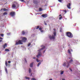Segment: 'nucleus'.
I'll return each instance as SVG.
<instances>
[{
	"instance_id": "12",
	"label": "nucleus",
	"mask_w": 80,
	"mask_h": 80,
	"mask_svg": "<svg viewBox=\"0 0 80 80\" xmlns=\"http://www.w3.org/2000/svg\"><path fill=\"white\" fill-rule=\"evenodd\" d=\"M31 72H32V69H31V68H29V73H30Z\"/></svg>"
},
{
	"instance_id": "6",
	"label": "nucleus",
	"mask_w": 80,
	"mask_h": 80,
	"mask_svg": "<svg viewBox=\"0 0 80 80\" xmlns=\"http://www.w3.org/2000/svg\"><path fill=\"white\" fill-rule=\"evenodd\" d=\"M10 15L11 17H14L15 15V12L14 11H12L10 13Z\"/></svg>"
},
{
	"instance_id": "7",
	"label": "nucleus",
	"mask_w": 80,
	"mask_h": 80,
	"mask_svg": "<svg viewBox=\"0 0 80 80\" xmlns=\"http://www.w3.org/2000/svg\"><path fill=\"white\" fill-rule=\"evenodd\" d=\"M41 17H43V18H46V17H47V14H43L41 16Z\"/></svg>"
},
{
	"instance_id": "18",
	"label": "nucleus",
	"mask_w": 80,
	"mask_h": 80,
	"mask_svg": "<svg viewBox=\"0 0 80 80\" xmlns=\"http://www.w3.org/2000/svg\"><path fill=\"white\" fill-rule=\"evenodd\" d=\"M3 10H4V11H8V9H7L5 8H3Z\"/></svg>"
},
{
	"instance_id": "59",
	"label": "nucleus",
	"mask_w": 80,
	"mask_h": 80,
	"mask_svg": "<svg viewBox=\"0 0 80 80\" xmlns=\"http://www.w3.org/2000/svg\"><path fill=\"white\" fill-rule=\"evenodd\" d=\"M62 80H65V79H64V78H62Z\"/></svg>"
},
{
	"instance_id": "41",
	"label": "nucleus",
	"mask_w": 80,
	"mask_h": 80,
	"mask_svg": "<svg viewBox=\"0 0 80 80\" xmlns=\"http://www.w3.org/2000/svg\"><path fill=\"white\" fill-rule=\"evenodd\" d=\"M20 1H21V2H25V1H24V0H19Z\"/></svg>"
},
{
	"instance_id": "60",
	"label": "nucleus",
	"mask_w": 80,
	"mask_h": 80,
	"mask_svg": "<svg viewBox=\"0 0 80 80\" xmlns=\"http://www.w3.org/2000/svg\"><path fill=\"white\" fill-rule=\"evenodd\" d=\"M59 17H61V16H62V15L61 14H60L59 15Z\"/></svg>"
},
{
	"instance_id": "27",
	"label": "nucleus",
	"mask_w": 80,
	"mask_h": 80,
	"mask_svg": "<svg viewBox=\"0 0 80 80\" xmlns=\"http://www.w3.org/2000/svg\"><path fill=\"white\" fill-rule=\"evenodd\" d=\"M38 55L39 56V57H42V54H38Z\"/></svg>"
},
{
	"instance_id": "45",
	"label": "nucleus",
	"mask_w": 80,
	"mask_h": 80,
	"mask_svg": "<svg viewBox=\"0 0 80 80\" xmlns=\"http://www.w3.org/2000/svg\"><path fill=\"white\" fill-rule=\"evenodd\" d=\"M35 36V34H33L32 35V37H34Z\"/></svg>"
},
{
	"instance_id": "16",
	"label": "nucleus",
	"mask_w": 80,
	"mask_h": 80,
	"mask_svg": "<svg viewBox=\"0 0 80 80\" xmlns=\"http://www.w3.org/2000/svg\"><path fill=\"white\" fill-rule=\"evenodd\" d=\"M5 50L6 52H9V51H10V50H9V49H5Z\"/></svg>"
},
{
	"instance_id": "33",
	"label": "nucleus",
	"mask_w": 80,
	"mask_h": 80,
	"mask_svg": "<svg viewBox=\"0 0 80 80\" xmlns=\"http://www.w3.org/2000/svg\"><path fill=\"white\" fill-rule=\"evenodd\" d=\"M62 16H61L59 18V20H62Z\"/></svg>"
},
{
	"instance_id": "13",
	"label": "nucleus",
	"mask_w": 80,
	"mask_h": 80,
	"mask_svg": "<svg viewBox=\"0 0 80 80\" xmlns=\"http://www.w3.org/2000/svg\"><path fill=\"white\" fill-rule=\"evenodd\" d=\"M41 64V62H39L37 65V67H38L39 66H40V65Z\"/></svg>"
},
{
	"instance_id": "42",
	"label": "nucleus",
	"mask_w": 80,
	"mask_h": 80,
	"mask_svg": "<svg viewBox=\"0 0 80 80\" xmlns=\"http://www.w3.org/2000/svg\"><path fill=\"white\" fill-rule=\"evenodd\" d=\"M26 79H30V78L27 77H26Z\"/></svg>"
},
{
	"instance_id": "1",
	"label": "nucleus",
	"mask_w": 80,
	"mask_h": 80,
	"mask_svg": "<svg viewBox=\"0 0 80 80\" xmlns=\"http://www.w3.org/2000/svg\"><path fill=\"white\" fill-rule=\"evenodd\" d=\"M27 38L24 37L22 40H17L16 41V43L15 44V45H20V44H23V42H27Z\"/></svg>"
},
{
	"instance_id": "52",
	"label": "nucleus",
	"mask_w": 80,
	"mask_h": 80,
	"mask_svg": "<svg viewBox=\"0 0 80 80\" xmlns=\"http://www.w3.org/2000/svg\"><path fill=\"white\" fill-rule=\"evenodd\" d=\"M64 12H65V13H67V10H65L64 11Z\"/></svg>"
},
{
	"instance_id": "3",
	"label": "nucleus",
	"mask_w": 80,
	"mask_h": 80,
	"mask_svg": "<svg viewBox=\"0 0 80 80\" xmlns=\"http://www.w3.org/2000/svg\"><path fill=\"white\" fill-rule=\"evenodd\" d=\"M53 34L54 36L52 35H52H50L49 36V38L51 40H54L55 38V36H56V32H54L53 33Z\"/></svg>"
},
{
	"instance_id": "8",
	"label": "nucleus",
	"mask_w": 80,
	"mask_h": 80,
	"mask_svg": "<svg viewBox=\"0 0 80 80\" xmlns=\"http://www.w3.org/2000/svg\"><path fill=\"white\" fill-rule=\"evenodd\" d=\"M33 3L34 4H35L36 5H37V4L38 3V0H33Z\"/></svg>"
},
{
	"instance_id": "29",
	"label": "nucleus",
	"mask_w": 80,
	"mask_h": 80,
	"mask_svg": "<svg viewBox=\"0 0 80 80\" xmlns=\"http://www.w3.org/2000/svg\"><path fill=\"white\" fill-rule=\"evenodd\" d=\"M40 28V27H39V26H38L37 27L36 29H38Z\"/></svg>"
},
{
	"instance_id": "9",
	"label": "nucleus",
	"mask_w": 80,
	"mask_h": 80,
	"mask_svg": "<svg viewBox=\"0 0 80 80\" xmlns=\"http://www.w3.org/2000/svg\"><path fill=\"white\" fill-rule=\"evenodd\" d=\"M44 48H45V46L42 47V48H41V49H40L39 50H38V51H42V50H43V49H44Z\"/></svg>"
},
{
	"instance_id": "47",
	"label": "nucleus",
	"mask_w": 80,
	"mask_h": 80,
	"mask_svg": "<svg viewBox=\"0 0 80 80\" xmlns=\"http://www.w3.org/2000/svg\"><path fill=\"white\" fill-rule=\"evenodd\" d=\"M58 2H62V0H58Z\"/></svg>"
},
{
	"instance_id": "20",
	"label": "nucleus",
	"mask_w": 80,
	"mask_h": 80,
	"mask_svg": "<svg viewBox=\"0 0 80 80\" xmlns=\"http://www.w3.org/2000/svg\"><path fill=\"white\" fill-rule=\"evenodd\" d=\"M67 7L69 9H70L71 8H70V6H68V4L67 5Z\"/></svg>"
},
{
	"instance_id": "48",
	"label": "nucleus",
	"mask_w": 80,
	"mask_h": 80,
	"mask_svg": "<svg viewBox=\"0 0 80 80\" xmlns=\"http://www.w3.org/2000/svg\"><path fill=\"white\" fill-rule=\"evenodd\" d=\"M43 60H42L40 62H39L40 63H41V64L42 63V62Z\"/></svg>"
},
{
	"instance_id": "56",
	"label": "nucleus",
	"mask_w": 80,
	"mask_h": 80,
	"mask_svg": "<svg viewBox=\"0 0 80 80\" xmlns=\"http://www.w3.org/2000/svg\"><path fill=\"white\" fill-rule=\"evenodd\" d=\"M46 51V50H44L43 51V53H45V51Z\"/></svg>"
},
{
	"instance_id": "25",
	"label": "nucleus",
	"mask_w": 80,
	"mask_h": 80,
	"mask_svg": "<svg viewBox=\"0 0 80 80\" xmlns=\"http://www.w3.org/2000/svg\"><path fill=\"white\" fill-rule=\"evenodd\" d=\"M31 45V43H29L28 45V47H29Z\"/></svg>"
},
{
	"instance_id": "44",
	"label": "nucleus",
	"mask_w": 80,
	"mask_h": 80,
	"mask_svg": "<svg viewBox=\"0 0 80 80\" xmlns=\"http://www.w3.org/2000/svg\"><path fill=\"white\" fill-rule=\"evenodd\" d=\"M69 69L70 70V71H71V72H73V71L72 70V69L70 68Z\"/></svg>"
},
{
	"instance_id": "63",
	"label": "nucleus",
	"mask_w": 80,
	"mask_h": 80,
	"mask_svg": "<svg viewBox=\"0 0 80 80\" xmlns=\"http://www.w3.org/2000/svg\"><path fill=\"white\" fill-rule=\"evenodd\" d=\"M71 52H73V50H72V49H71Z\"/></svg>"
},
{
	"instance_id": "54",
	"label": "nucleus",
	"mask_w": 80,
	"mask_h": 80,
	"mask_svg": "<svg viewBox=\"0 0 80 80\" xmlns=\"http://www.w3.org/2000/svg\"><path fill=\"white\" fill-rule=\"evenodd\" d=\"M44 46V45H42L41 46V47H43Z\"/></svg>"
},
{
	"instance_id": "51",
	"label": "nucleus",
	"mask_w": 80,
	"mask_h": 80,
	"mask_svg": "<svg viewBox=\"0 0 80 80\" xmlns=\"http://www.w3.org/2000/svg\"><path fill=\"white\" fill-rule=\"evenodd\" d=\"M33 59H34V60H35L36 59V58L35 57H33Z\"/></svg>"
},
{
	"instance_id": "28",
	"label": "nucleus",
	"mask_w": 80,
	"mask_h": 80,
	"mask_svg": "<svg viewBox=\"0 0 80 80\" xmlns=\"http://www.w3.org/2000/svg\"><path fill=\"white\" fill-rule=\"evenodd\" d=\"M5 65L6 67H7V61H6L5 62Z\"/></svg>"
},
{
	"instance_id": "38",
	"label": "nucleus",
	"mask_w": 80,
	"mask_h": 80,
	"mask_svg": "<svg viewBox=\"0 0 80 80\" xmlns=\"http://www.w3.org/2000/svg\"><path fill=\"white\" fill-rule=\"evenodd\" d=\"M10 64H8V65H7V66H8V67H10Z\"/></svg>"
},
{
	"instance_id": "15",
	"label": "nucleus",
	"mask_w": 80,
	"mask_h": 80,
	"mask_svg": "<svg viewBox=\"0 0 80 80\" xmlns=\"http://www.w3.org/2000/svg\"><path fill=\"white\" fill-rule=\"evenodd\" d=\"M68 53L70 54V55H72V53L70 52V49H68Z\"/></svg>"
},
{
	"instance_id": "26",
	"label": "nucleus",
	"mask_w": 80,
	"mask_h": 80,
	"mask_svg": "<svg viewBox=\"0 0 80 80\" xmlns=\"http://www.w3.org/2000/svg\"><path fill=\"white\" fill-rule=\"evenodd\" d=\"M4 36V34H1V37H3Z\"/></svg>"
},
{
	"instance_id": "5",
	"label": "nucleus",
	"mask_w": 80,
	"mask_h": 80,
	"mask_svg": "<svg viewBox=\"0 0 80 80\" xmlns=\"http://www.w3.org/2000/svg\"><path fill=\"white\" fill-rule=\"evenodd\" d=\"M63 65L64 66V67H66L67 68H68V67H69L70 64L68 62L66 63V62H65L64 63Z\"/></svg>"
},
{
	"instance_id": "58",
	"label": "nucleus",
	"mask_w": 80,
	"mask_h": 80,
	"mask_svg": "<svg viewBox=\"0 0 80 80\" xmlns=\"http://www.w3.org/2000/svg\"><path fill=\"white\" fill-rule=\"evenodd\" d=\"M76 24H77V23H76L75 24V25H73L74 26H76Z\"/></svg>"
},
{
	"instance_id": "39",
	"label": "nucleus",
	"mask_w": 80,
	"mask_h": 80,
	"mask_svg": "<svg viewBox=\"0 0 80 80\" xmlns=\"http://www.w3.org/2000/svg\"><path fill=\"white\" fill-rule=\"evenodd\" d=\"M68 6H71V4H70V3H69L68 4Z\"/></svg>"
},
{
	"instance_id": "64",
	"label": "nucleus",
	"mask_w": 80,
	"mask_h": 80,
	"mask_svg": "<svg viewBox=\"0 0 80 80\" xmlns=\"http://www.w3.org/2000/svg\"><path fill=\"white\" fill-rule=\"evenodd\" d=\"M69 58V59H71V58Z\"/></svg>"
},
{
	"instance_id": "46",
	"label": "nucleus",
	"mask_w": 80,
	"mask_h": 80,
	"mask_svg": "<svg viewBox=\"0 0 80 80\" xmlns=\"http://www.w3.org/2000/svg\"><path fill=\"white\" fill-rule=\"evenodd\" d=\"M44 31H43V30H41V32H42V33H43V32Z\"/></svg>"
},
{
	"instance_id": "10",
	"label": "nucleus",
	"mask_w": 80,
	"mask_h": 80,
	"mask_svg": "<svg viewBox=\"0 0 80 80\" xmlns=\"http://www.w3.org/2000/svg\"><path fill=\"white\" fill-rule=\"evenodd\" d=\"M33 62H32L30 64V67L31 68H32V67H33Z\"/></svg>"
},
{
	"instance_id": "43",
	"label": "nucleus",
	"mask_w": 80,
	"mask_h": 80,
	"mask_svg": "<svg viewBox=\"0 0 80 80\" xmlns=\"http://www.w3.org/2000/svg\"><path fill=\"white\" fill-rule=\"evenodd\" d=\"M8 63H11V61H8Z\"/></svg>"
},
{
	"instance_id": "17",
	"label": "nucleus",
	"mask_w": 80,
	"mask_h": 80,
	"mask_svg": "<svg viewBox=\"0 0 80 80\" xmlns=\"http://www.w3.org/2000/svg\"><path fill=\"white\" fill-rule=\"evenodd\" d=\"M3 46L7 47V44H6V43H5L3 45Z\"/></svg>"
},
{
	"instance_id": "19",
	"label": "nucleus",
	"mask_w": 80,
	"mask_h": 80,
	"mask_svg": "<svg viewBox=\"0 0 80 80\" xmlns=\"http://www.w3.org/2000/svg\"><path fill=\"white\" fill-rule=\"evenodd\" d=\"M36 61H37V62H40V60H38V58L36 59Z\"/></svg>"
},
{
	"instance_id": "49",
	"label": "nucleus",
	"mask_w": 80,
	"mask_h": 80,
	"mask_svg": "<svg viewBox=\"0 0 80 80\" xmlns=\"http://www.w3.org/2000/svg\"><path fill=\"white\" fill-rule=\"evenodd\" d=\"M43 60H42L40 62H39L40 63H41V64L42 63V62Z\"/></svg>"
},
{
	"instance_id": "22",
	"label": "nucleus",
	"mask_w": 80,
	"mask_h": 80,
	"mask_svg": "<svg viewBox=\"0 0 80 80\" xmlns=\"http://www.w3.org/2000/svg\"><path fill=\"white\" fill-rule=\"evenodd\" d=\"M43 9H42V8H39V12H41V11H42V10Z\"/></svg>"
},
{
	"instance_id": "4",
	"label": "nucleus",
	"mask_w": 80,
	"mask_h": 80,
	"mask_svg": "<svg viewBox=\"0 0 80 80\" xmlns=\"http://www.w3.org/2000/svg\"><path fill=\"white\" fill-rule=\"evenodd\" d=\"M66 35L67 37H68L69 38H70L73 37V34L70 32H67L66 33Z\"/></svg>"
},
{
	"instance_id": "24",
	"label": "nucleus",
	"mask_w": 80,
	"mask_h": 80,
	"mask_svg": "<svg viewBox=\"0 0 80 80\" xmlns=\"http://www.w3.org/2000/svg\"><path fill=\"white\" fill-rule=\"evenodd\" d=\"M22 35H24L25 34V32H24V31H23L22 32Z\"/></svg>"
},
{
	"instance_id": "36",
	"label": "nucleus",
	"mask_w": 80,
	"mask_h": 80,
	"mask_svg": "<svg viewBox=\"0 0 80 80\" xmlns=\"http://www.w3.org/2000/svg\"><path fill=\"white\" fill-rule=\"evenodd\" d=\"M44 24H45V25H47V23L46 22H45V21L44 22Z\"/></svg>"
},
{
	"instance_id": "21",
	"label": "nucleus",
	"mask_w": 80,
	"mask_h": 80,
	"mask_svg": "<svg viewBox=\"0 0 80 80\" xmlns=\"http://www.w3.org/2000/svg\"><path fill=\"white\" fill-rule=\"evenodd\" d=\"M63 73H64V71H62L60 72L61 75H63Z\"/></svg>"
},
{
	"instance_id": "14",
	"label": "nucleus",
	"mask_w": 80,
	"mask_h": 80,
	"mask_svg": "<svg viewBox=\"0 0 80 80\" xmlns=\"http://www.w3.org/2000/svg\"><path fill=\"white\" fill-rule=\"evenodd\" d=\"M68 53L70 54V55H72V53L70 52V49H68Z\"/></svg>"
},
{
	"instance_id": "57",
	"label": "nucleus",
	"mask_w": 80,
	"mask_h": 80,
	"mask_svg": "<svg viewBox=\"0 0 80 80\" xmlns=\"http://www.w3.org/2000/svg\"><path fill=\"white\" fill-rule=\"evenodd\" d=\"M5 47H5V46H3V48H5Z\"/></svg>"
},
{
	"instance_id": "31",
	"label": "nucleus",
	"mask_w": 80,
	"mask_h": 80,
	"mask_svg": "<svg viewBox=\"0 0 80 80\" xmlns=\"http://www.w3.org/2000/svg\"><path fill=\"white\" fill-rule=\"evenodd\" d=\"M38 54H42V52H41V51H39L38 52Z\"/></svg>"
},
{
	"instance_id": "11",
	"label": "nucleus",
	"mask_w": 80,
	"mask_h": 80,
	"mask_svg": "<svg viewBox=\"0 0 80 80\" xmlns=\"http://www.w3.org/2000/svg\"><path fill=\"white\" fill-rule=\"evenodd\" d=\"M5 70L6 73H7V74H8V71L7 70V68H6V67H5Z\"/></svg>"
},
{
	"instance_id": "50",
	"label": "nucleus",
	"mask_w": 80,
	"mask_h": 80,
	"mask_svg": "<svg viewBox=\"0 0 80 80\" xmlns=\"http://www.w3.org/2000/svg\"><path fill=\"white\" fill-rule=\"evenodd\" d=\"M70 62H73V60H72V59H71L70 60Z\"/></svg>"
},
{
	"instance_id": "32",
	"label": "nucleus",
	"mask_w": 80,
	"mask_h": 80,
	"mask_svg": "<svg viewBox=\"0 0 80 80\" xmlns=\"http://www.w3.org/2000/svg\"><path fill=\"white\" fill-rule=\"evenodd\" d=\"M44 6L45 7H47V6H48V4H47V3L45 4Z\"/></svg>"
},
{
	"instance_id": "23",
	"label": "nucleus",
	"mask_w": 80,
	"mask_h": 80,
	"mask_svg": "<svg viewBox=\"0 0 80 80\" xmlns=\"http://www.w3.org/2000/svg\"><path fill=\"white\" fill-rule=\"evenodd\" d=\"M7 12H5L3 13V15H7Z\"/></svg>"
},
{
	"instance_id": "2",
	"label": "nucleus",
	"mask_w": 80,
	"mask_h": 80,
	"mask_svg": "<svg viewBox=\"0 0 80 80\" xmlns=\"http://www.w3.org/2000/svg\"><path fill=\"white\" fill-rule=\"evenodd\" d=\"M18 7H19V4H18V2H14L13 4L12 5V8H16V9H17Z\"/></svg>"
},
{
	"instance_id": "53",
	"label": "nucleus",
	"mask_w": 80,
	"mask_h": 80,
	"mask_svg": "<svg viewBox=\"0 0 80 80\" xmlns=\"http://www.w3.org/2000/svg\"><path fill=\"white\" fill-rule=\"evenodd\" d=\"M0 39L1 40H3V38L0 37Z\"/></svg>"
},
{
	"instance_id": "55",
	"label": "nucleus",
	"mask_w": 80,
	"mask_h": 80,
	"mask_svg": "<svg viewBox=\"0 0 80 80\" xmlns=\"http://www.w3.org/2000/svg\"><path fill=\"white\" fill-rule=\"evenodd\" d=\"M25 62L27 63V60H26V59H25Z\"/></svg>"
},
{
	"instance_id": "61",
	"label": "nucleus",
	"mask_w": 80,
	"mask_h": 80,
	"mask_svg": "<svg viewBox=\"0 0 80 80\" xmlns=\"http://www.w3.org/2000/svg\"><path fill=\"white\" fill-rule=\"evenodd\" d=\"M53 79L52 78H50L49 79V80H52Z\"/></svg>"
},
{
	"instance_id": "40",
	"label": "nucleus",
	"mask_w": 80,
	"mask_h": 80,
	"mask_svg": "<svg viewBox=\"0 0 80 80\" xmlns=\"http://www.w3.org/2000/svg\"><path fill=\"white\" fill-rule=\"evenodd\" d=\"M39 57H40V56H39L38 55V54L37 55V58H39Z\"/></svg>"
},
{
	"instance_id": "37",
	"label": "nucleus",
	"mask_w": 80,
	"mask_h": 80,
	"mask_svg": "<svg viewBox=\"0 0 80 80\" xmlns=\"http://www.w3.org/2000/svg\"><path fill=\"white\" fill-rule=\"evenodd\" d=\"M39 30L40 31L42 30V28H39Z\"/></svg>"
},
{
	"instance_id": "34",
	"label": "nucleus",
	"mask_w": 80,
	"mask_h": 80,
	"mask_svg": "<svg viewBox=\"0 0 80 80\" xmlns=\"http://www.w3.org/2000/svg\"><path fill=\"white\" fill-rule=\"evenodd\" d=\"M10 35V33H7V35Z\"/></svg>"
},
{
	"instance_id": "30",
	"label": "nucleus",
	"mask_w": 80,
	"mask_h": 80,
	"mask_svg": "<svg viewBox=\"0 0 80 80\" xmlns=\"http://www.w3.org/2000/svg\"><path fill=\"white\" fill-rule=\"evenodd\" d=\"M17 48L16 47H15L14 48V49L15 50H17Z\"/></svg>"
},
{
	"instance_id": "35",
	"label": "nucleus",
	"mask_w": 80,
	"mask_h": 80,
	"mask_svg": "<svg viewBox=\"0 0 80 80\" xmlns=\"http://www.w3.org/2000/svg\"><path fill=\"white\" fill-rule=\"evenodd\" d=\"M32 80H36L35 78H32L31 79Z\"/></svg>"
},
{
	"instance_id": "62",
	"label": "nucleus",
	"mask_w": 80,
	"mask_h": 80,
	"mask_svg": "<svg viewBox=\"0 0 80 80\" xmlns=\"http://www.w3.org/2000/svg\"><path fill=\"white\" fill-rule=\"evenodd\" d=\"M2 42V41L0 40V42Z\"/></svg>"
}]
</instances>
